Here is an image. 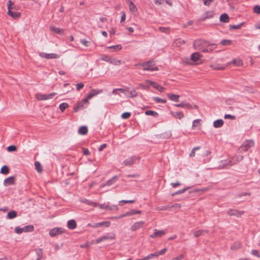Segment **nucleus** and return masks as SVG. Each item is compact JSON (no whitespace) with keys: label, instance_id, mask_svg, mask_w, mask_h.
Wrapping results in <instances>:
<instances>
[{"label":"nucleus","instance_id":"obj_1","mask_svg":"<svg viewBox=\"0 0 260 260\" xmlns=\"http://www.w3.org/2000/svg\"><path fill=\"white\" fill-rule=\"evenodd\" d=\"M103 89H92L88 93L86 97L83 99L78 105V107L75 110V111L76 112L77 111L78 109L80 108V107L85 108V107H84L83 104H86L87 105L88 104V101L92 98L93 96L101 93L103 92Z\"/></svg>","mask_w":260,"mask_h":260},{"label":"nucleus","instance_id":"obj_2","mask_svg":"<svg viewBox=\"0 0 260 260\" xmlns=\"http://www.w3.org/2000/svg\"><path fill=\"white\" fill-rule=\"evenodd\" d=\"M195 49L200 50L203 52H208L210 51L208 47L210 46L209 42L202 39L195 40L193 44Z\"/></svg>","mask_w":260,"mask_h":260},{"label":"nucleus","instance_id":"obj_3","mask_svg":"<svg viewBox=\"0 0 260 260\" xmlns=\"http://www.w3.org/2000/svg\"><path fill=\"white\" fill-rule=\"evenodd\" d=\"M144 71H157L158 68L154 66V62L153 60H149L141 64Z\"/></svg>","mask_w":260,"mask_h":260},{"label":"nucleus","instance_id":"obj_4","mask_svg":"<svg viewBox=\"0 0 260 260\" xmlns=\"http://www.w3.org/2000/svg\"><path fill=\"white\" fill-rule=\"evenodd\" d=\"M140 157L138 156H131L125 160H124L122 165L124 166H132L137 162L139 161Z\"/></svg>","mask_w":260,"mask_h":260},{"label":"nucleus","instance_id":"obj_5","mask_svg":"<svg viewBox=\"0 0 260 260\" xmlns=\"http://www.w3.org/2000/svg\"><path fill=\"white\" fill-rule=\"evenodd\" d=\"M254 145V142L252 140H246L242 143L240 147L241 151H247Z\"/></svg>","mask_w":260,"mask_h":260},{"label":"nucleus","instance_id":"obj_6","mask_svg":"<svg viewBox=\"0 0 260 260\" xmlns=\"http://www.w3.org/2000/svg\"><path fill=\"white\" fill-rule=\"evenodd\" d=\"M56 94V93L55 92H52L48 94L38 93L36 94V98L39 101L47 100L52 99Z\"/></svg>","mask_w":260,"mask_h":260},{"label":"nucleus","instance_id":"obj_7","mask_svg":"<svg viewBox=\"0 0 260 260\" xmlns=\"http://www.w3.org/2000/svg\"><path fill=\"white\" fill-rule=\"evenodd\" d=\"M13 5V3L11 0L8 1L7 6H8V14L12 17L13 18H16L20 16V13L17 12H13L11 10V9H13V8L12 6Z\"/></svg>","mask_w":260,"mask_h":260},{"label":"nucleus","instance_id":"obj_8","mask_svg":"<svg viewBox=\"0 0 260 260\" xmlns=\"http://www.w3.org/2000/svg\"><path fill=\"white\" fill-rule=\"evenodd\" d=\"M100 209L109 210H118V207L117 205H110L109 203H104L99 205Z\"/></svg>","mask_w":260,"mask_h":260},{"label":"nucleus","instance_id":"obj_9","mask_svg":"<svg viewBox=\"0 0 260 260\" xmlns=\"http://www.w3.org/2000/svg\"><path fill=\"white\" fill-rule=\"evenodd\" d=\"M40 56L46 59H56L59 57V55L56 53H46L41 52L39 54Z\"/></svg>","mask_w":260,"mask_h":260},{"label":"nucleus","instance_id":"obj_10","mask_svg":"<svg viewBox=\"0 0 260 260\" xmlns=\"http://www.w3.org/2000/svg\"><path fill=\"white\" fill-rule=\"evenodd\" d=\"M64 232V230L61 228H56L51 230L49 235L51 237H55Z\"/></svg>","mask_w":260,"mask_h":260},{"label":"nucleus","instance_id":"obj_11","mask_svg":"<svg viewBox=\"0 0 260 260\" xmlns=\"http://www.w3.org/2000/svg\"><path fill=\"white\" fill-rule=\"evenodd\" d=\"M145 82H146V83H149L153 87V88L157 89L160 92H164L165 89V88L164 87H162L160 85H159L154 82H153L151 80H145Z\"/></svg>","mask_w":260,"mask_h":260},{"label":"nucleus","instance_id":"obj_12","mask_svg":"<svg viewBox=\"0 0 260 260\" xmlns=\"http://www.w3.org/2000/svg\"><path fill=\"white\" fill-rule=\"evenodd\" d=\"M166 234V231L165 230H158L157 229L154 230V233L153 234L150 235V237L151 238H155L157 237H161Z\"/></svg>","mask_w":260,"mask_h":260},{"label":"nucleus","instance_id":"obj_13","mask_svg":"<svg viewBox=\"0 0 260 260\" xmlns=\"http://www.w3.org/2000/svg\"><path fill=\"white\" fill-rule=\"evenodd\" d=\"M232 161H236V159H235V156L232 158H231L228 160H222L221 161V165H220V166L222 167L223 168H226L228 167L232 166L234 165L231 164Z\"/></svg>","mask_w":260,"mask_h":260},{"label":"nucleus","instance_id":"obj_14","mask_svg":"<svg viewBox=\"0 0 260 260\" xmlns=\"http://www.w3.org/2000/svg\"><path fill=\"white\" fill-rule=\"evenodd\" d=\"M119 92L122 93H126V89L122 88H115L112 90V92L109 93L108 95L109 96H111L112 94H113L115 95H118L120 97L121 95Z\"/></svg>","mask_w":260,"mask_h":260},{"label":"nucleus","instance_id":"obj_15","mask_svg":"<svg viewBox=\"0 0 260 260\" xmlns=\"http://www.w3.org/2000/svg\"><path fill=\"white\" fill-rule=\"evenodd\" d=\"M214 13L213 11H208L205 12L201 17L200 20L204 21L207 19L211 18L213 17Z\"/></svg>","mask_w":260,"mask_h":260},{"label":"nucleus","instance_id":"obj_16","mask_svg":"<svg viewBox=\"0 0 260 260\" xmlns=\"http://www.w3.org/2000/svg\"><path fill=\"white\" fill-rule=\"evenodd\" d=\"M144 224V222L142 221H138L135 222L133 225H132L131 227V230L132 231H137L142 228H143Z\"/></svg>","mask_w":260,"mask_h":260},{"label":"nucleus","instance_id":"obj_17","mask_svg":"<svg viewBox=\"0 0 260 260\" xmlns=\"http://www.w3.org/2000/svg\"><path fill=\"white\" fill-rule=\"evenodd\" d=\"M243 213V211H240L236 209H231L228 211V214L230 216L235 215L239 216L242 215Z\"/></svg>","mask_w":260,"mask_h":260},{"label":"nucleus","instance_id":"obj_18","mask_svg":"<svg viewBox=\"0 0 260 260\" xmlns=\"http://www.w3.org/2000/svg\"><path fill=\"white\" fill-rule=\"evenodd\" d=\"M15 183V178L13 176L9 177L5 179L4 181V185L6 186L13 185Z\"/></svg>","mask_w":260,"mask_h":260},{"label":"nucleus","instance_id":"obj_19","mask_svg":"<svg viewBox=\"0 0 260 260\" xmlns=\"http://www.w3.org/2000/svg\"><path fill=\"white\" fill-rule=\"evenodd\" d=\"M127 97L134 98L137 96L138 93L135 89H132L131 91L126 90V93H124Z\"/></svg>","mask_w":260,"mask_h":260},{"label":"nucleus","instance_id":"obj_20","mask_svg":"<svg viewBox=\"0 0 260 260\" xmlns=\"http://www.w3.org/2000/svg\"><path fill=\"white\" fill-rule=\"evenodd\" d=\"M111 225V222L108 221H103L101 222L96 223L94 224L93 225V228H99L102 226H105V227H109Z\"/></svg>","mask_w":260,"mask_h":260},{"label":"nucleus","instance_id":"obj_21","mask_svg":"<svg viewBox=\"0 0 260 260\" xmlns=\"http://www.w3.org/2000/svg\"><path fill=\"white\" fill-rule=\"evenodd\" d=\"M168 98L171 101L174 102H178L180 96L172 93L167 94Z\"/></svg>","mask_w":260,"mask_h":260},{"label":"nucleus","instance_id":"obj_22","mask_svg":"<svg viewBox=\"0 0 260 260\" xmlns=\"http://www.w3.org/2000/svg\"><path fill=\"white\" fill-rule=\"evenodd\" d=\"M201 56L199 53L195 52L191 54L190 59L192 61L196 62L200 60Z\"/></svg>","mask_w":260,"mask_h":260},{"label":"nucleus","instance_id":"obj_23","mask_svg":"<svg viewBox=\"0 0 260 260\" xmlns=\"http://www.w3.org/2000/svg\"><path fill=\"white\" fill-rule=\"evenodd\" d=\"M76 223L75 220L71 219L68 221V228L71 230L75 229L76 228Z\"/></svg>","mask_w":260,"mask_h":260},{"label":"nucleus","instance_id":"obj_24","mask_svg":"<svg viewBox=\"0 0 260 260\" xmlns=\"http://www.w3.org/2000/svg\"><path fill=\"white\" fill-rule=\"evenodd\" d=\"M50 29L51 31L57 34H61L63 32V29L56 27L53 25L50 26Z\"/></svg>","mask_w":260,"mask_h":260},{"label":"nucleus","instance_id":"obj_25","mask_svg":"<svg viewBox=\"0 0 260 260\" xmlns=\"http://www.w3.org/2000/svg\"><path fill=\"white\" fill-rule=\"evenodd\" d=\"M223 120L221 119H217L214 121L213 123V125L215 128H219L221 127L223 124Z\"/></svg>","mask_w":260,"mask_h":260},{"label":"nucleus","instance_id":"obj_26","mask_svg":"<svg viewBox=\"0 0 260 260\" xmlns=\"http://www.w3.org/2000/svg\"><path fill=\"white\" fill-rule=\"evenodd\" d=\"M230 18L228 15L226 13L221 14L220 16V21L224 23H227L229 21Z\"/></svg>","mask_w":260,"mask_h":260},{"label":"nucleus","instance_id":"obj_27","mask_svg":"<svg viewBox=\"0 0 260 260\" xmlns=\"http://www.w3.org/2000/svg\"><path fill=\"white\" fill-rule=\"evenodd\" d=\"M17 212L13 210L10 211L7 213L6 218L7 219H12L15 218L17 216Z\"/></svg>","mask_w":260,"mask_h":260},{"label":"nucleus","instance_id":"obj_28","mask_svg":"<svg viewBox=\"0 0 260 260\" xmlns=\"http://www.w3.org/2000/svg\"><path fill=\"white\" fill-rule=\"evenodd\" d=\"M171 115L174 117L181 119L184 117V114L182 112H171Z\"/></svg>","mask_w":260,"mask_h":260},{"label":"nucleus","instance_id":"obj_29","mask_svg":"<svg viewBox=\"0 0 260 260\" xmlns=\"http://www.w3.org/2000/svg\"><path fill=\"white\" fill-rule=\"evenodd\" d=\"M207 233V231L206 230H198L197 231H194L193 232V235L196 237H198L202 235H204L205 234Z\"/></svg>","mask_w":260,"mask_h":260},{"label":"nucleus","instance_id":"obj_30","mask_svg":"<svg viewBox=\"0 0 260 260\" xmlns=\"http://www.w3.org/2000/svg\"><path fill=\"white\" fill-rule=\"evenodd\" d=\"M88 129L86 126H80L78 129V133L80 135H84L87 133Z\"/></svg>","mask_w":260,"mask_h":260},{"label":"nucleus","instance_id":"obj_31","mask_svg":"<svg viewBox=\"0 0 260 260\" xmlns=\"http://www.w3.org/2000/svg\"><path fill=\"white\" fill-rule=\"evenodd\" d=\"M115 238V235L114 234L107 235L101 237L103 241L114 239Z\"/></svg>","mask_w":260,"mask_h":260},{"label":"nucleus","instance_id":"obj_32","mask_svg":"<svg viewBox=\"0 0 260 260\" xmlns=\"http://www.w3.org/2000/svg\"><path fill=\"white\" fill-rule=\"evenodd\" d=\"M36 254L37 256L36 260H40L43 256L42 249L41 248L35 249Z\"/></svg>","mask_w":260,"mask_h":260},{"label":"nucleus","instance_id":"obj_33","mask_svg":"<svg viewBox=\"0 0 260 260\" xmlns=\"http://www.w3.org/2000/svg\"><path fill=\"white\" fill-rule=\"evenodd\" d=\"M101 60L108 62L110 63H113V61L110 56L107 55H102L100 58Z\"/></svg>","mask_w":260,"mask_h":260},{"label":"nucleus","instance_id":"obj_34","mask_svg":"<svg viewBox=\"0 0 260 260\" xmlns=\"http://www.w3.org/2000/svg\"><path fill=\"white\" fill-rule=\"evenodd\" d=\"M241 244L240 242L237 241L233 244L231 247L232 250H237L241 248Z\"/></svg>","mask_w":260,"mask_h":260},{"label":"nucleus","instance_id":"obj_35","mask_svg":"<svg viewBox=\"0 0 260 260\" xmlns=\"http://www.w3.org/2000/svg\"><path fill=\"white\" fill-rule=\"evenodd\" d=\"M107 49H113V51H118L122 49V46L121 45H113L111 46L107 47Z\"/></svg>","mask_w":260,"mask_h":260},{"label":"nucleus","instance_id":"obj_36","mask_svg":"<svg viewBox=\"0 0 260 260\" xmlns=\"http://www.w3.org/2000/svg\"><path fill=\"white\" fill-rule=\"evenodd\" d=\"M23 232H29L34 231V228L32 225H25L23 228Z\"/></svg>","mask_w":260,"mask_h":260},{"label":"nucleus","instance_id":"obj_37","mask_svg":"<svg viewBox=\"0 0 260 260\" xmlns=\"http://www.w3.org/2000/svg\"><path fill=\"white\" fill-rule=\"evenodd\" d=\"M129 216H132V213L131 212V210L128 211L126 212L125 213L122 214L118 216H116L114 217V218L118 219H120L123 217H124Z\"/></svg>","mask_w":260,"mask_h":260},{"label":"nucleus","instance_id":"obj_38","mask_svg":"<svg viewBox=\"0 0 260 260\" xmlns=\"http://www.w3.org/2000/svg\"><path fill=\"white\" fill-rule=\"evenodd\" d=\"M153 100L156 103H163L165 104L167 102V100L165 99H161L158 97H153Z\"/></svg>","mask_w":260,"mask_h":260},{"label":"nucleus","instance_id":"obj_39","mask_svg":"<svg viewBox=\"0 0 260 260\" xmlns=\"http://www.w3.org/2000/svg\"><path fill=\"white\" fill-rule=\"evenodd\" d=\"M232 63L236 66L240 67L243 65V61L239 58L235 59L232 60Z\"/></svg>","mask_w":260,"mask_h":260},{"label":"nucleus","instance_id":"obj_40","mask_svg":"<svg viewBox=\"0 0 260 260\" xmlns=\"http://www.w3.org/2000/svg\"><path fill=\"white\" fill-rule=\"evenodd\" d=\"M236 159V161H232V165H235L240 161H241L243 159V156L241 155H238L235 156Z\"/></svg>","mask_w":260,"mask_h":260},{"label":"nucleus","instance_id":"obj_41","mask_svg":"<svg viewBox=\"0 0 260 260\" xmlns=\"http://www.w3.org/2000/svg\"><path fill=\"white\" fill-rule=\"evenodd\" d=\"M9 172V168L6 165L3 166L2 168H1V171H0L1 173L3 174H5V175L8 174Z\"/></svg>","mask_w":260,"mask_h":260},{"label":"nucleus","instance_id":"obj_42","mask_svg":"<svg viewBox=\"0 0 260 260\" xmlns=\"http://www.w3.org/2000/svg\"><path fill=\"white\" fill-rule=\"evenodd\" d=\"M174 106L177 107H179V108H190L191 107V106L190 105H188V104H185V103H180V104H175Z\"/></svg>","mask_w":260,"mask_h":260},{"label":"nucleus","instance_id":"obj_43","mask_svg":"<svg viewBox=\"0 0 260 260\" xmlns=\"http://www.w3.org/2000/svg\"><path fill=\"white\" fill-rule=\"evenodd\" d=\"M129 6V10L134 13L136 12L137 11V8L136 7V6L133 3V2H131Z\"/></svg>","mask_w":260,"mask_h":260},{"label":"nucleus","instance_id":"obj_44","mask_svg":"<svg viewBox=\"0 0 260 260\" xmlns=\"http://www.w3.org/2000/svg\"><path fill=\"white\" fill-rule=\"evenodd\" d=\"M69 107V105L67 103H62L59 106V108L61 112H63L67 108Z\"/></svg>","mask_w":260,"mask_h":260},{"label":"nucleus","instance_id":"obj_45","mask_svg":"<svg viewBox=\"0 0 260 260\" xmlns=\"http://www.w3.org/2000/svg\"><path fill=\"white\" fill-rule=\"evenodd\" d=\"M211 67L214 70H222L225 68L226 66H220L219 65H211Z\"/></svg>","mask_w":260,"mask_h":260},{"label":"nucleus","instance_id":"obj_46","mask_svg":"<svg viewBox=\"0 0 260 260\" xmlns=\"http://www.w3.org/2000/svg\"><path fill=\"white\" fill-rule=\"evenodd\" d=\"M35 166L36 168V169L38 172H41L42 171V166L40 164V163L38 161H36L35 162Z\"/></svg>","mask_w":260,"mask_h":260},{"label":"nucleus","instance_id":"obj_47","mask_svg":"<svg viewBox=\"0 0 260 260\" xmlns=\"http://www.w3.org/2000/svg\"><path fill=\"white\" fill-rule=\"evenodd\" d=\"M150 85H151L149 83H146V82H145V84H139V86L141 88L145 89V90H148L150 87Z\"/></svg>","mask_w":260,"mask_h":260},{"label":"nucleus","instance_id":"obj_48","mask_svg":"<svg viewBox=\"0 0 260 260\" xmlns=\"http://www.w3.org/2000/svg\"><path fill=\"white\" fill-rule=\"evenodd\" d=\"M231 40H222L220 41V44L226 46V45H230L231 44Z\"/></svg>","mask_w":260,"mask_h":260},{"label":"nucleus","instance_id":"obj_49","mask_svg":"<svg viewBox=\"0 0 260 260\" xmlns=\"http://www.w3.org/2000/svg\"><path fill=\"white\" fill-rule=\"evenodd\" d=\"M145 113L146 115H152L153 116H156L158 115L157 112L152 110L146 111Z\"/></svg>","mask_w":260,"mask_h":260},{"label":"nucleus","instance_id":"obj_50","mask_svg":"<svg viewBox=\"0 0 260 260\" xmlns=\"http://www.w3.org/2000/svg\"><path fill=\"white\" fill-rule=\"evenodd\" d=\"M81 43L85 47H89L91 45L90 41H88L85 39H81L80 40Z\"/></svg>","mask_w":260,"mask_h":260},{"label":"nucleus","instance_id":"obj_51","mask_svg":"<svg viewBox=\"0 0 260 260\" xmlns=\"http://www.w3.org/2000/svg\"><path fill=\"white\" fill-rule=\"evenodd\" d=\"M117 178V176H113L111 179L109 180L106 182V184L107 185V186L111 185L114 183L115 180H116Z\"/></svg>","mask_w":260,"mask_h":260},{"label":"nucleus","instance_id":"obj_52","mask_svg":"<svg viewBox=\"0 0 260 260\" xmlns=\"http://www.w3.org/2000/svg\"><path fill=\"white\" fill-rule=\"evenodd\" d=\"M15 232L17 234H20L23 232V228L19 226H16L15 228Z\"/></svg>","mask_w":260,"mask_h":260},{"label":"nucleus","instance_id":"obj_53","mask_svg":"<svg viewBox=\"0 0 260 260\" xmlns=\"http://www.w3.org/2000/svg\"><path fill=\"white\" fill-rule=\"evenodd\" d=\"M200 149V147H194V148L192 149V150H191V152H190V154H189L190 156V157H193V156L195 155V152H196V150H199V149Z\"/></svg>","mask_w":260,"mask_h":260},{"label":"nucleus","instance_id":"obj_54","mask_svg":"<svg viewBox=\"0 0 260 260\" xmlns=\"http://www.w3.org/2000/svg\"><path fill=\"white\" fill-rule=\"evenodd\" d=\"M190 188V187H189V186L186 187L184 188L183 189H182L177 191V193L178 194H182Z\"/></svg>","mask_w":260,"mask_h":260},{"label":"nucleus","instance_id":"obj_55","mask_svg":"<svg viewBox=\"0 0 260 260\" xmlns=\"http://www.w3.org/2000/svg\"><path fill=\"white\" fill-rule=\"evenodd\" d=\"M243 23H241L240 24L237 25H232L230 26V28L234 29H238L241 28Z\"/></svg>","mask_w":260,"mask_h":260},{"label":"nucleus","instance_id":"obj_56","mask_svg":"<svg viewBox=\"0 0 260 260\" xmlns=\"http://www.w3.org/2000/svg\"><path fill=\"white\" fill-rule=\"evenodd\" d=\"M130 112H124L121 115V117L123 119H128L131 116Z\"/></svg>","mask_w":260,"mask_h":260},{"label":"nucleus","instance_id":"obj_57","mask_svg":"<svg viewBox=\"0 0 260 260\" xmlns=\"http://www.w3.org/2000/svg\"><path fill=\"white\" fill-rule=\"evenodd\" d=\"M7 149L8 151L13 152L16 150V147L14 145H10Z\"/></svg>","mask_w":260,"mask_h":260},{"label":"nucleus","instance_id":"obj_58","mask_svg":"<svg viewBox=\"0 0 260 260\" xmlns=\"http://www.w3.org/2000/svg\"><path fill=\"white\" fill-rule=\"evenodd\" d=\"M253 11L256 14H260V6L258 5L254 6L253 8Z\"/></svg>","mask_w":260,"mask_h":260},{"label":"nucleus","instance_id":"obj_59","mask_svg":"<svg viewBox=\"0 0 260 260\" xmlns=\"http://www.w3.org/2000/svg\"><path fill=\"white\" fill-rule=\"evenodd\" d=\"M201 121L200 119H197L193 121L192 127L194 128L197 126V124H199Z\"/></svg>","mask_w":260,"mask_h":260},{"label":"nucleus","instance_id":"obj_60","mask_svg":"<svg viewBox=\"0 0 260 260\" xmlns=\"http://www.w3.org/2000/svg\"><path fill=\"white\" fill-rule=\"evenodd\" d=\"M251 254L258 257H260V254H259L258 251L257 250L253 249L251 250Z\"/></svg>","mask_w":260,"mask_h":260},{"label":"nucleus","instance_id":"obj_61","mask_svg":"<svg viewBox=\"0 0 260 260\" xmlns=\"http://www.w3.org/2000/svg\"><path fill=\"white\" fill-rule=\"evenodd\" d=\"M225 119H231L232 120L235 119V116L231 114H225L224 116Z\"/></svg>","mask_w":260,"mask_h":260},{"label":"nucleus","instance_id":"obj_62","mask_svg":"<svg viewBox=\"0 0 260 260\" xmlns=\"http://www.w3.org/2000/svg\"><path fill=\"white\" fill-rule=\"evenodd\" d=\"M76 86L77 90L79 91L84 87V84L82 83H79L76 85Z\"/></svg>","mask_w":260,"mask_h":260},{"label":"nucleus","instance_id":"obj_63","mask_svg":"<svg viewBox=\"0 0 260 260\" xmlns=\"http://www.w3.org/2000/svg\"><path fill=\"white\" fill-rule=\"evenodd\" d=\"M204 5L209 6L213 0H203Z\"/></svg>","mask_w":260,"mask_h":260},{"label":"nucleus","instance_id":"obj_64","mask_svg":"<svg viewBox=\"0 0 260 260\" xmlns=\"http://www.w3.org/2000/svg\"><path fill=\"white\" fill-rule=\"evenodd\" d=\"M184 255L181 254L178 255V256L175 257L172 259V260H181L183 258Z\"/></svg>","mask_w":260,"mask_h":260}]
</instances>
